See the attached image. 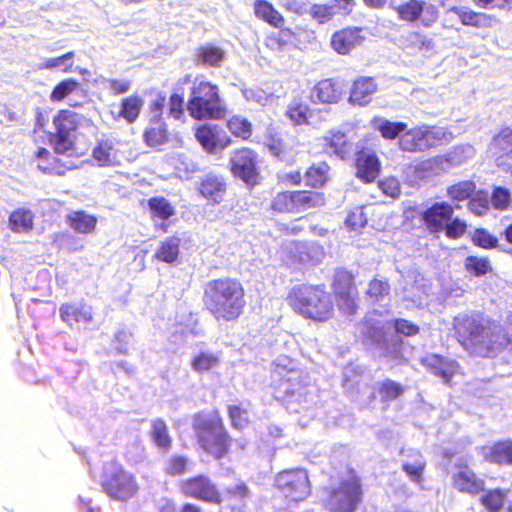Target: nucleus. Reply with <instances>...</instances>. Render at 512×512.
I'll return each mask as SVG.
<instances>
[{"instance_id": "45", "label": "nucleus", "mask_w": 512, "mask_h": 512, "mask_svg": "<svg viewBox=\"0 0 512 512\" xmlns=\"http://www.w3.org/2000/svg\"><path fill=\"white\" fill-rule=\"evenodd\" d=\"M150 435L157 448L164 452L171 449L172 438L163 419L158 418L153 420Z\"/></svg>"}, {"instance_id": "5", "label": "nucleus", "mask_w": 512, "mask_h": 512, "mask_svg": "<svg viewBox=\"0 0 512 512\" xmlns=\"http://www.w3.org/2000/svg\"><path fill=\"white\" fill-rule=\"evenodd\" d=\"M362 501L361 477L353 467H348L339 481V486L329 489L324 507L329 512H356Z\"/></svg>"}, {"instance_id": "2", "label": "nucleus", "mask_w": 512, "mask_h": 512, "mask_svg": "<svg viewBox=\"0 0 512 512\" xmlns=\"http://www.w3.org/2000/svg\"><path fill=\"white\" fill-rule=\"evenodd\" d=\"M192 428L195 443L201 451L216 461L229 458L234 440L217 410L209 415L204 412L194 414Z\"/></svg>"}, {"instance_id": "49", "label": "nucleus", "mask_w": 512, "mask_h": 512, "mask_svg": "<svg viewBox=\"0 0 512 512\" xmlns=\"http://www.w3.org/2000/svg\"><path fill=\"white\" fill-rule=\"evenodd\" d=\"M463 265L465 271L474 277H481L492 271L491 262L488 257L470 255L464 259Z\"/></svg>"}, {"instance_id": "3", "label": "nucleus", "mask_w": 512, "mask_h": 512, "mask_svg": "<svg viewBox=\"0 0 512 512\" xmlns=\"http://www.w3.org/2000/svg\"><path fill=\"white\" fill-rule=\"evenodd\" d=\"M286 299L290 308L305 319L326 322L334 316V303L323 284H297Z\"/></svg>"}, {"instance_id": "53", "label": "nucleus", "mask_w": 512, "mask_h": 512, "mask_svg": "<svg viewBox=\"0 0 512 512\" xmlns=\"http://www.w3.org/2000/svg\"><path fill=\"white\" fill-rule=\"evenodd\" d=\"M506 495L499 488L490 489L480 497V503L489 512H500L504 507Z\"/></svg>"}, {"instance_id": "10", "label": "nucleus", "mask_w": 512, "mask_h": 512, "mask_svg": "<svg viewBox=\"0 0 512 512\" xmlns=\"http://www.w3.org/2000/svg\"><path fill=\"white\" fill-rule=\"evenodd\" d=\"M273 486L287 502L292 503L305 500L311 493L308 471L300 467L284 469L276 473Z\"/></svg>"}, {"instance_id": "25", "label": "nucleus", "mask_w": 512, "mask_h": 512, "mask_svg": "<svg viewBox=\"0 0 512 512\" xmlns=\"http://www.w3.org/2000/svg\"><path fill=\"white\" fill-rule=\"evenodd\" d=\"M421 364L433 375L440 377L445 384H450L458 373L459 365L456 360L440 354L431 353L421 359Z\"/></svg>"}, {"instance_id": "41", "label": "nucleus", "mask_w": 512, "mask_h": 512, "mask_svg": "<svg viewBox=\"0 0 512 512\" xmlns=\"http://www.w3.org/2000/svg\"><path fill=\"white\" fill-rule=\"evenodd\" d=\"M143 139L149 147L155 148L165 144L169 139V132L163 119H156L154 124L144 131Z\"/></svg>"}, {"instance_id": "57", "label": "nucleus", "mask_w": 512, "mask_h": 512, "mask_svg": "<svg viewBox=\"0 0 512 512\" xmlns=\"http://www.w3.org/2000/svg\"><path fill=\"white\" fill-rule=\"evenodd\" d=\"M472 243L482 249L490 250L499 246V240L485 228H476L471 236Z\"/></svg>"}, {"instance_id": "29", "label": "nucleus", "mask_w": 512, "mask_h": 512, "mask_svg": "<svg viewBox=\"0 0 512 512\" xmlns=\"http://www.w3.org/2000/svg\"><path fill=\"white\" fill-rule=\"evenodd\" d=\"M254 17L273 28L284 26V15L268 0H255L252 4Z\"/></svg>"}, {"instance_id": "19", "label": "nucleus", "mask_w": 512, "mask_h": 512, "mask_svg": "<svg viewBox=\"0 0 512 512\" xmlns=\"http://www.w3.org/2000/svg\"><path fill=\"white\" fill-rule=\"evenodd\" d=\"M504 350H512V324L501 326L491 323L482 346L481 356L489 357Z\"/></svg>"}, {"instance_id": "54", "label": "nucleus", "mask_w": 512, "mask_h": 512, "mask_svg": "<svg viewBox=\"0 0 512 512\" xmlns=\"http://www.w3.org/2000/svg\"><path fill=\"white\" fill-rule=\"evenodd\" d=\"M405 391V388L391 379H385L378 384L377 392L381 401L392 402L398 399Z\"/></svg>"}, {"instance_id": "7", "label": "nucleus", "mask_w": 512, "mask_h": 512, "mask_svg": "<svg viewBox=\"0 0 512 512\" xmlns=\"http://www.w3.org/2000/svg\"><path fill=\"white\" fill-rule=\"evenodd\" d=\"M305 378L296 361L287 356L277 358L272 364V385L278 396L283 399L303 395L307 386Z\"/></svg>"}, {"instance_id": "23", "label": "nucleus", "mask_w": 512, "mask_h": 512, "mask_svg": "<svg viewBox=\"0 0 512 512\" xmlns=\"http://www.w3.org/2000/svg\"><path fill=\"white\" fill-rule=\"evenodd\" d=\"M453 214L454 207L450 203L435 202L421 213L420 220L429 232L439 233Z\"/></svg>"}, {"instance_id": "17", "label": "nucleus", "mask_w": 512, "mask_h": 512, "mask_svg": "<svg viewBox=\"0 0 512 512\" xmlns=\"http://www.w3.org/2000/svg\"><path fill=\"white\" fill-rule=\"evenodd\" d=\"M194 137L202 149L209 154L223 150L232 144L231 137L222 132L216 124L204 123L196 126Z\"/></svg>"}, {"instance_id": "46", "label": "nucleus", "mask_w": 512, "mask_h": 512, "mask_svg": "<svg viewBox=\"0 0 512 512\" xmlns=\"http://www.w3.org/2000/svg\"><path fill=\"white\" fill-rule=\"evenodd\" d=\"M190 465L191 463L187 456L174 454L165 461L163 471L166 476L180 477L190 471Z\"/></svg>"}, {"instance_id": "62", "label": "nucleus", "mask_w": 512, "mask_h": 512, "mask_svg": "<svg viewBox=\"0 0 512 512\" xmlns=\"http://www.w3.org/2000/svg\"><path fill=\"white\" fill-rule=\"evenodd\" d=\"M169 116L175 120H183L185 116L184 97L179 93H172L168 101Z\"/></svg>"}, {"instance_id": "1", "label": "nucleus", "mask_w": 512, "mask_h": 512, "mask_svg": "<svg viewBox=\"0 0 512 512\" xmlns=\"http://www.w3.org/2000/svg\"><path fill=\"white\" fill-rule=\"evenodd\" d=\"M246 304L245 288L237 278L221 276L203 286V309L217 322H236L244 314Z\"/></svg>"}, {"instance_id": "12", "label": "nucleus", "mask_w": 512, "mask_h": 512, "mask_svg": "<svg viewBox=\"0 0 512 512\" xmlns=\"http://www.w3.org/2000/svg\"><path fill=\"white\" fill-rule=\"evenodd\" d=\"M454 329L462 347L481 355L488 327L480 315H465L455 321Z\"/></svg>"}, {"instance_id": "47", "label": "nucleus", "mask_w": 512, "mask_h": 512, "mask_svg": "<svg viewBox=\"0 0 512 512\" xmlns=\"http://www.w3.org/2000/svg\"><path fill=\"white\" fill-rule=\"evenodd\" d=\"M476 191V184L472 180H462L450 185L447 190V196L456 202L469 200Z\"/></svg>"}, {"instance_id": "16", "label": "nucleus", "mask_w": 512, "mask_h": 512, "mask_svg": "<svg viewBox=\"0 0 512 512\" xmlns=\"http://www.w3.org/2000/svg\"><path fill=\"white\" fill-rule=\"evenodd\" d=\"M450 481L453 489L460 493L474 496L485 491V480L465 462L454 465Z\"/></svg>"}, {"instance_id": "14", "label": "nucleus", "mask_w": 512, "mask_h": 512, "mask_svg": "<svg viewBox=\"0 0 512 512\" xmlns=\"http://www.w3.org/2000/svg\"><path fill=\"white\" fill-rule=\"evenodd\" d=\"M230 172L235 178L240 179L249 188L260 184L261 174L258 167V155L249 147L235 149L229 160Z\"/></svg>"}, {"instance_id": "4", "label": "nucleus", "mask_w": 512, "mask_h": 512, "mask_svg": "<svg viewBox=\"0 0 512 512\" xmlns=\"http://www.w3.org/2000/svg\"><path fill=\"white\" fill-rule=\"evenodd\" d=\"M187 110L197 121L222 120L227 115L219 86L203 77H196L191 84Z\"/></svg>"}, {"instance_id": "36", "label": "nucleus", "mask_w": 512, "mask_h": 512, "mask_svg": "<svg viewBox=\"0 0 512 512\" xmlns=\"http://www.w3.org/2000/svg\"><path fill=\"white\" fill-rule=\"evenodd\" d=\"M97 218L85 210L72 211L66 216L68 226L79 234H91L97 226Z\"/></svg>"}, {"instance_id": "26", "label": "nucleus", "mask_w": 512, "mask_h": 512, "mask_svg": "<svg viewBox=\"0 0 512 512\" xmlns=\"http://www.w3.org/2000/svg\"><path fill=\"white\" fill-rule=\"evenodd\" d=\"M378 89L375 78L371 76H360L353 80L348 101L353 106H366L373 98Z\"/></svg>"}, {"instance_id": "64", "label": "nucleus", "mask_w": 512, "mask_h": 512, "mask_svg": "<svg viewBox=\"0 0 512 512\" xmlns=\"http://www.w3.org/2000/svg\"><path fill=\"white\" fill-rule=\"evenodd\" d=\"M395 332L406 337H412L420 332V327L412 321L405 318H396L393 321Z\"/></svg>"}, {"instance_id": "30", "label": "nucleus", "mask_w": 512, "mask_h": 512, "mask_svg": "<svg viewBox=\"0 0 512 512\" xmlns=\"http://www.w3.org/2000/svg\"><path fill=\"white\" fill-rule=\"evenodd\" d=\"M60 318L67 325L90 323L93 320L92 307L85 303H63L59 308Z\"/></svg>"}, {"instance_id": "59", "label": "nucleus", "mask_w": 512, "mask_h": 512, "mask_svg": "<svg viewBox=\"0 0 512 512\" xmlns=\"http://www.w3.org/2000/svg\"><path fill=\"white\" fill-rule=\"evenodd\" d=\"M232 428L241 430L249 422L247 410L239 405H230L227 409Z\"/></svg>"}, {"instance_id": "18", "label": "nucleus", "mask_w": 512, "mask_h": 512, "mask_svg": "<svg viewBox=\"0 0 512 512\" xmlns=\"http://www.w3.org/2000/svg\"><path fill=\"white\" fill-rule=\"evenodd\" d=\"M354 166L356 178L365 184L373 183L380 176L382 168L377 154L364 147L355 152Z\"/></svg>"}, {"instance_id": "38", "label": "nucleus", "mask_w": 512, "mask_h": 512, "mask_svg": "<svg viewBox=\"0 0 512 512\" xmlns=\"http://www.w3.org/2000/svg\"><path fill=\"white\" fill-rule=\"evenodd\" d=\"M375 130H377L383 139L395 140L400 138L408 127L407 123L402 121H390L388 119L375 117L371 121Z\"/></svg>"}, {"instance_id": "63", "label": "nucleus", "mask_w": 512, "mask_h": 512, "mask_svg": "<svg viewBox=\"0 0 512 512\" xmlns=\"http://www.w3.org/2000/svg\"><path fill=\"white\" fill-rule=\"evenodd\" d=\"M426 467L425 461L419 459L414 463L406 462L402 465L403 471L415 483H421L423 480V473Z\"/></svg>"}, {"instance_id": "28", "label": "nucleus", "mask_w": 512, "mask_h": 512, "mask_svg": "<svg viewBox=\"0 0 512 512\" xmlns=\"http://www.w3.org/2000/svg\"><path fill=\"white\" fill-rule=\"evenodd\" d=\"M276 31L267 33L264 37V46L273 52H283L294 46L298 41L297 33L290 27L280 26Z\"/></svg>"}, {"instance_id": "9", "label": "nucleus", "mask_w": 512, "mask_h": 512, "mask_svg": "<svg viewBox=\"0 0 512 512\" xmlns=\"http://www.w3.org/2000/svg\"><path fill=\"white\" fill-rule=\"evenodd\" d=\"M330 286L339 311L344 315H355L360 297L353 272L345 268L336 269Z\"/></svg>"}, {"instance_id": "34", "label": "nucleus", "mask_w": 512, "mask_h": 512, "mask_svg": "<svg viewBox=\"0 0 512 512\" xmlns=\"http://www.w3.org/2000/svg\"><path fill=\"white\" fill-rule=\"evenodd\" d=\"M38 169L50 175H64L68 166L57 156L44 147L38 148L35 152Z\"/></svg>"}, {"instance_id": "21", "label": "nucleus", "mask_w": 512, "mask_h": 512, "mask_svg": "<svg viewBox=\"0 0 512 512\" xmlns=\"http://www.w3.org/2000/svg\"><path fill=\"white\" fill-rule=\"evenodd\" d=\"M321 147L329 157L347 160L353 153L354 144L341 130H330L321 137Z\"/></svg>"}, {"instance_id": "37", "label": "nucleus", "mask_w": 512, "mask_h": 512, "mask_svg": "<svg viewBox=\"0 0 512 512\" xmlns=\"http://www.w3.org/2000/svg\"><path fill=\"white\" fill-rule=\"evenodd\" d=\"M230 134L241 141H248L253 135V124L245 116L240 114L231 115L225 123Z\"/></svg>"}, {"instance_id": "39", "label": "nucleus", "mask_w": 512, "mask_h": 512, "mask_svg": "<svg viewBox=\"0 0 512 512\" xmlns=\"http://www.w3.org/2000/svg\"><path fill=\"white\" fill-rule=\"evenodd\" d=\"M34 215L25 208H17L11 212L8 219V225L14 233H25L33 228Z\"/></svg>"}, {"instance_id": "11", "label": "nucleus", "mask_w": 512, "mask_h": 512, "mask_svg": "<svg viewBox=\"0 0 512 512\" xmlns=\"http://www.w3.org/2000/svg\"><path fill=\"white\" fill-rule=\"evenodd\" d=\"M81 119L82 115L69 109H61L53 117L54 133L50 136V143L56 154L74 150L75 134Z\"/></svg>"}, {"instance_id": "60", "label": "nucleus", "mask_w": 512, "mask_h": 512, "mask_svg": "<svg viewBox=\"0 0 512 512\" xmlns=\"http://www.w3.org/2000/svg\"><path fill=\"white\" fill-rule=\"evenodd\" d=\"M468 208L475 215L482 216L486 214L490 209V200L486 193L482 191L475 193L469 199Z\"/></svg>"}, {"instance_id": "15", "label": "nucleus", "mask_w": 512, "mask_h": 512, "mask_svg": "<svg viewBox=\"0 0 512 512\" xmlns=\"http://www.w3.org/2000/svg\"><path fill=\"white\" fill-rule=\"evenodd\" d=\"M441 141L440 135L428 125L408 127L398 139V148L403 152H424L436 147Z\"/></svg>"}, {"instance_id": "52", "label": "nucleus", "mask_w": 512, "mask_h": 512, "mask_svg": "<svg viewBox=\"0 0 512 512\" xmlns=\"http://www.w3.org/2000/svg\"><path fill=\"white\" fill-rule=\"evenodd\" d=\"M80 87L81 84L78 80L74 78L64 79L54 86L50 93V100L52 102H61L67 96L78 91Z\"/></svg>"}, {"instance_id": "22", "label": "nucleus", "mask_w": 512, "mask_h": 512, "mask_svg": "<svg viewBox=\"0 0 512 512\" xmlns=\"http://www.w3.org/2000/svg\"><path fill=\"white\" fill-rule=\"evenodd\" d=\"M344 95V85L339 78H323L311 89V100L321 104H337Z\"/></svg>"}, {"instance_id": "51", "label": "nucleus", "mask_w": 512, "mask_h": 512, "mask_svg": "<svg viewBox=\"0 0 512 512\" xmlns=\"http://www.w3.org/2000/svg\"><path fill=\"white\" fill-rule=\"evenodd\" d=\"M220 363L217 354L202 351L196 354L191 360V367L198 373H207L215 369Z\"/></svg>"}, {"instance_id": "8", "label": "nucleus", "mask_w": 512, "mask_h": 512, "mask_svg": "<svg viewBox=\"0 0 512 512\" xmlns=\"http://www.w3.org/2000/svg\"><path fill=\"white\" fill-rule=\"evenodd\" d=\"M101 486L111 499L122 502L133 498L139 490L135 476L115 459L104 464Z\"/></svg>"}, {"instance_id": "33", "label": "nucleus", "mask_w": 512, "mask_h": 512, "mask_svg": "<svg viewBox=\"0 0 512 512\" xmlns=\"http://www.w3.org/2000/svg\"><path fill=\"white\" fill-rule=\"evenodd\" d=\"M285 115L293 125L301 126L309 124L313 111L309 107L306 97L298 95L288 103Z\"/></svg>"}, {"instance_id": "61", "label": "nucleus", "mask_w": 512, "mask_h": 512, "mask_svg": "<svg viewBox=\"0 0 512 512\" xmlns=\"http://www.w3.org/2000/svg\"><path fill=\"white\" fill-rule=\"evenodd\" d=\"M468 225L467 223L458 218L453 216L451 217V220H449L443 231L445 232V235L449 239H459L461 238L467 231Z\"/></svg>"}, {"instance_id": "13", "label": "nucleus", "mask_w": 512, "mask_h": 512, "mask_svg": "<svg viewBox=\"0 0 512 512\" xmlns=\"http://www.w3.org/2000/svg\"><path fill=\"white\" fill-rule=\"evenodd\" d=\"M179 490L187 498L216 506L222 505L224 500L218 485L210 476L204 473L195 474L182 480L179 484Z\"/></svg>"}, {"instance_id": "42", "label": "nucleus", "mask_w": 512, "mask_h": 512, "mask_svg": "<svg viewBox=\"0 0 512 512\" xmlns=\"http://www.w3.org/2000/svg\"><path fill=\"white\" fill-rule=\"evenodd\" d=\"M181 239L176 236L168 237L159 244L154 258L165 263H174L180 254Z\"/></svg>"}, {"instance_id": "56", "label": "nucleus", "mask_w": 512, "mask_h": 512, "mask_svg": "<svg viewBox=\"0 0 512 512\" xmlns=\"http://www.w3.org/2000/svg\"><path fill=\"white\" fill-rule=\"evenodd\" d=\"M390 293V284L386 279L373 278L369 281L366 295L372 301L379 302Z\"/></svg>"}, {"instance_id": "20", "label": "nucleus", "mask_w": 512, "mask_h": 512, "mask_svg": "<svg viewBox=\"0 0 512 512\" xmlns=\"http://www.w3.org/2000/svg\"><path fill=\"white\" fill-rule=\"evenodd\" d=\"M196 191L210 204H220L227 192L226 178L214 172H208L200 177L196 184Z\"/></svg>"}, {"instance_id": "50", "label": "nucleus", "mask_w": 512, "mask_h": 512, "mask_svg": "<svg viewBox=\"0 0 512 512\" xmlns=\"http://www.w3.org/2000/svg\"><path fill=\"white\" fill-rule=\"evenodd\" d=\"M144 102L138 95H130L121 102V110L119 115L128 123H133L139 117Z\"/></svg>"}, {"instance_id": "43", "label": "nucleus", "mask_w": 512, "mask_h": 512, "mask_svg": "<svg viewBox=\"0 0 512 512\" xmlns=\"http://www.w3.org/2000/svg\"><path fill=\"white\" fill-rule=\"evenodd\" d=\"M147 205L152 220H168L175 214L174 206L164 196H153L149 198Z\"/></svg>"}, {"instance_id": "32", "label": "nucleus", "mask_w": 512, "mask_h": 512, "mask_svg": "<svg viewBox=\"0 0 512 512\" xmlns=\"http://www.w3.org/2000/svg\"><path fill=\"white\" fill-rule=\"evenodd\" d=\"M330 170V165L325 161L312 163L304 172V185L312 191H319L328 183Z\"/></svg>"}, {"instance_id": "58", "label": "nucleus", "mask_w": 512, "mask_h": 512, "mask_svg": "<svg viewBox=\"0 0 512 512\" xmlns=\"http://www.w3.org/2000/svg\"><path fill=\"white\" fill-rule=\"evenodd\" d=\"M490 204L499 211H504L512 206V195L507 188L494 187L490 197Z\"/></svg>"}, {"instance_id": "40", "label": "nucleus", "mask_w": 512, "mask_h": 512, "mask_svg": "<svg viewBox=\"0 0 512 512\" xmlns=\"http://www.w3.org/2000/svg\"><path fill=\"white\" fill-rule=\"evenodd\" d=\"M425 6L423 0H407L394 7V11L400 20L412 23L419 20Z\"/></svg>"}, {"instance_id": "35", "label": "nucleus", "mask_w": 512, "mask_h": 512, "mask_svg": "<svg viewBox=\"0 0 512 512\" xmlns=\"http://www.w3.org/2000/svg\"><path fill=\"white\" fill-rule=\"evenodd\" d=\"M226 58L225 50L214 43H206L196 49L195 62L203 66L218 68Z\"/></svg>"}, {"instance_id": "55", "label": "nucleus", "mask_w": 512, "mask_h": 512, "mask_svg": "<svg viewBox=\"0 0 512 512\" xmlns=\"http://www.w3.org/2000/svg\"><path fill=\"white\" fill-rule=\"evenodd\" d=\"M337 7L329 3L312 4L309 10L310 17L318 24H326L330 22L336 15Z\"/></svg>"}, {"instance_id": "27", "label": "nucleus", "mask_w": 512, "mask_h": 512, "mask_svg": "<svg viewBox=\"0 0 512 512\" xmlns=\"http://www.w3.org/2000/svg\"><path fill=\"white\" fill-rule=\"evenodd\" d=\"M483 459L499 466H512V440L502 439L482 448Z\"/></svg>"}, {"instance_id": "48", "label": "nucleus", "mask_w": 512, "mask_h": 512, "mask_svg": "<svg viewBox=\"0 0 512 512\" xmlns=\"http://www.w3.org/2000/svg\"><path fill=\"white\" fill-rule=\"evenodd\" d=\"M92 157L100 166H111L116 163L114 146L108 140H102L96 144L92 151Z\"/></svg>"}, {"instance_id": "31", "label": "nucleus", "mask_w": 512, "mask_h": 512, "mask_svg": "<svg viewBox=\"0 0 512 512\" xmlns=\"http://www.w3.org/2000/svg\"><path fill=\"white\" fill-rule=\"evenodd\" d=\"M451 11L458 17L459 21L464 26L487 28L491 27L496 22L493 15L478 12L465 6L452 7Z\"/></svg>"}, {"instance_id": "44", "label": "nucleus", "mask_w": 512, "mask_h": 512, "mask_svg": "<svg viewBox=\"0 0 512 512\" xmlns=\"http://www.w3.org/2000/svg\"><path fill=\"white\" fill-rule=\"evenodd\" d=\"M491 148L498 154L497 161L512 155V128L502 127L492 138Z\"/></svg>"}, {"instance_id": "6", "label": "nucleus", "mask_w": 512, "mask_h": 512, "mask_svg": "<svg viewBox=\"0 0 512 512\" xmlns=\"http://www.w3.org/2000/svg\"><path fill=\"white\" fill-rule=\"evenodd\" d=\"M325 204L326 195L321 191L282 190L271 198L269 210L272 215H296Z\"/></svg>"}, {"instance_id": "24", "label": "nucleus", "mask_w": 512, "mask_h": 512, "mask_svg": "<svg viewBox=\"0 0 512 512\" xmlns=\"http://www.w3.org/2000/svg\"><path fill=\"white\" fill-rule=\"evenodd\" d=\"M363 29L357 26H346L335 31L330 40L331 48L339 55L349 54L365 40Z\"/></svg>"}]
</instances>
